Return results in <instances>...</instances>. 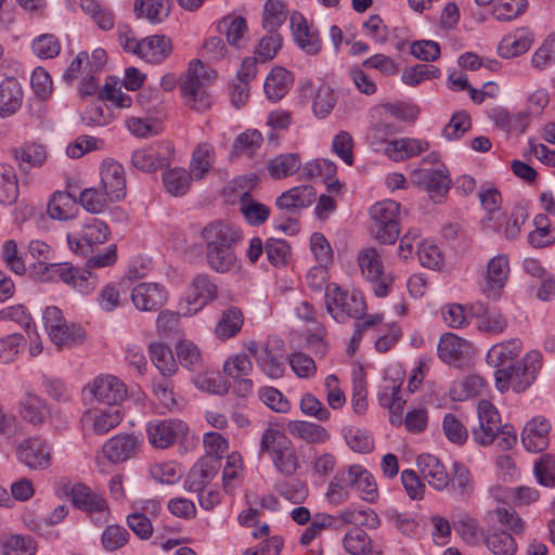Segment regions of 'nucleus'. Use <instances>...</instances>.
<instances>
[{"mask_svg": "<svg viewBox=\"0 0 555 555\" xmlns=\"http://www.w3.org/2000/svg\"><path fill=\"white\" fill-rule=\"evenodd\" d=\"M23 90L13 77H8L0 83V117L14 115L22 106Z\"/></svg>", "mask_w": 555, "mask_h": 555, "instance_id": "nucleus-30", "label": "nucleus"}, {"mask_svg": "<svg viewBox=\"0 0 555 555\" xmlns=\"http://www.w3.org/2000/svg\"><path fill=\"white\" fill-rule=\"evenodd\" d=\"M85 398L116 408L127 397L126 385L113 375H100L83 387Z\"/></svg>", "mask_w": 555, "mask_h": 555, "instance_id": "nucleus-9", "label": "nucleus"}, {"mask_svg": "<svg viewBox=\"0 0 555 555\" xmlns=\"http://www.w3.org/2000/svg\"><path fill=\"white\" fill-rule=\"evenodd\" d=\"M522 344L518 338L493 345L486 357L488 365L501 370L515 363V359L520 353Z\"/></svg>", "mask_w": 555, "mask_h": 555, "instance_id": "nucleus-27", "label": "nucleus"}, {"mask_svg": "<svg viewBox=\"0 0 555 555\" xmlns=\"http://www.w3.org/2000/svg\"><path fill=\"white\" fill-rule=\"evenodd\" d=\"M202 237L206 247H236L242 240V232L228 221L214 220L202 230Z\"/></svg>", "mask_w": 555, "mask_h": 555, "instance_id": "nucleus-15", "label": "nucleus"}, {"mask_svg": "<svg viewBox=\"0 0 555 555\" xmlns=\"http://www.w3.org/2000/svg\"><path fill=\"white\" fill-rule=\"evenodd\" d=\"M171 51L170 38L165 36H150L141 40L139 57L151 63L165 60Z\"/></svg>", "mask_w": 555, "mask_h": 555, "instance_id": "nucleus-35", "label": "nucleus"}, {"mask_svg": "<svg viewBox=\"0 0 555 555\" xmlns=\"http://www.w3.org/2000/svg\"><path fill=\"white\" fill-rule=\"evenodd\" d=\"M370 545L371 540L362 529L352 528L345 534L344 547L351 555L365 554Z\"/></svg>", "mask_w": 555, "mask_h": 555, "instance_id": "nucleus-62", "label": "nucleus"}, {"mask_svg": "<svg viewBox=\"0 0 555 555\" xmlns=\"http://www.w3.org/2000/svg\"><path fill=\"white\" fill-rule=\"evenodd\" d=\"M526 218L527 215L521 209L513 211L511 216L501 212L489 216L485 220V227L494 232H502L507 240H513L519 234L520 225L525 222Z\"/></svg>", "mask_w": 555, "mask_h": 555, "instance_id": "nucleus-28", "label": "nucleus"}, {"mask_svg": "<svg viewBox=\"0 0 555 555\" xmlns=\"http://www.w3.org/2000/svg\"><path fill=\"white\" fill-rule=\"evenodd\" d=\"M108 201L105 192L95 188L85 189L79 195L80 205L91 214H101L104 211Z\"/></svg>", "mask_w": 555, "mask_h": 555, "instance_id": "nucleus-60", "label": "nucleus"}, {"mask_svg": "<svg viewBox=\"0 0 555 555\" xmlns=\"http://www.w3.org/2000/svg\"><path fill=\"white\" fill-rule=\"evenodd\" d=\"M217 29L225 35L229 44L240 48L247 33V24L240 15H228L218 23Z\"/></svg>", "mask_w": 555, "mask_h": 555, "instance_id": "nucleus-46", "label": "nucleus"}, {"mask_svg": "<svg viewBox=\"0 0 555 555\" xmlns=\"http://www.w3.org/2000/svg\"><path fill=\"white\" fill-rule=\"evenodd\" d=\"M411 179L414 184L423 186L435 202H441L450 189V178L444 168L415 169Z\"/></svg>", "mask_w": 555, "mask_h": 555, "instance_id": "nucleus-14", "label": "nucleus"}, {"mask_svg": "<svg viewBox=\"0 0 555 555\" xmlns=\"http://www.w3.org/2000/svg\"><path fill=\"white\" fill-rule=\"evenodd\" d=\"M336 94L334 90L325 83H322L314 93L312 109L319 118L326 117L336 104Z\"/></svg>", "mask_w": 555, "mask_h": 555, "instance_id": "nucleus-56", "label": "nucleus"}, {"mask_svg": "<svg viewBox=\"0 0 555 555\" xmlns=\"http://www.w3.org/2000/svg\"><path fill=\"white\" fill-rule=\"evenodd\" d=\"M257 365L264 375L272 379L281 378L284 375L283 354L272 350L270 347L266 350Z\"/></svg>", "mask_w": 555, "mask_h": 555, "instance_id": "nucleus-57", "label": "nucleus"}, {"mask_svg": "<svg viewBox=\"0 0 555 555\" xmlns=\"http://www.w3.org/2000/svg\"><path fill=\"white\" fill-rule=\"evenodd\" d=\"M372 236L383 244H393L399 235L400 204L386 199L375 203L370 209Z\"/></svg>", "mask_w": 555, "mask_h": 555, "instance_id": "nucleus-5", "label": "nucleus"}, {"mask_svg": "<svg viewBox=\"0 0 555 555\" xmlns=\"http://www.w3.org/2000/svg\"><path fill=\"white\" fill-rule=\"evenodd\" d=\"M271 460L276 470L287 477L295 475L299 468V460L292 441L279 450H273Z\"/></svg>", "mask_w": 555, "mask_h": 555, "instance_id": "nucleus-45", "label": "nucleus"}, {"mask_svg": "<svg viewBox=\"0 0 555 555\" xmlns=\"http://www.w3.org/2000/svg\"><path fill=\"white\" fill-rule=\"evenodd\" d=\"M133 305L142 311H152L160 308L167 300V293L157 283H140L131 293Z\"/></svg>", "mask_w": 555, "mask_h": 555, "instance_id": "nucleus-19", "label": "nucleus"}, {"mask_svg": "<svg viewBox=\"0 0 555 555\" xmlns=\"http://www.w3.org/2000/svg\"><path fill=\"white\" fill-rule=\"evenodd\" d=\"M262 134L256 129H248L245 132L240 133L233 143L232 155H247L253 156L255 152L262 144Z\"/></svg>", "mask_w": 555, "mask_h": 555, "instance_id": "nucleus-53", "label": "nucleus"}, {"mask_svg": "<svg viewBox=\"0 0 555 555\" xmlns=\"http://www.w3.org/2000/svg\"><path fill=\"white\" fill-rule=\"evenodd\" d=\"M170 8L169 0H134L133 12L137 18H146L156 24L169 15Z\"/></svg>", "mask_w": 555, "mask_h": 555, "instance_id": "nucleus-36", "label": "nucleus"}, {"mask_svg": "<svg viewBox=\"0 0 555 555\" xmlns=\"http://www.w3.org/2000/svg\"><path fill=\"white\" fill-rule=\"evenodd\" d=\"M532 42L533 33L527 27H521L500 41L498 52L504 59L515 57L527 52Z\"/></svg>", "mask_w": 555, "mask_h": 555, "instance_id": "nucleus-25", "label": "nucleus"}, {"mask_svg": "<svg viewBox=\"0 0 555 555\" xmlns=\"http://www.w3.org/2000/svg\"><path fill=\"white\" fill-rule=\"evenodd\" d=\"M13 157L23 172H29L33 168H39L47 159L46 147L38 143H26L12 150Z\"/></svg>", "mask_w": 555, "mask_h": 555, "instance_id": "nucleus-32", "label": "nucleus"}, {"mask_svg": "<svg viewBox=\"0 0 555 555\" xmlns=\"http://www.w3.org/2000/svg\"><path fill=\"white\" fill-rule=\"evenodd\" d=\"M240 211L253 225L262 224L270 215L269 207L256 202L248 192H243L240 196Z\"/></svg>", "mask_w": 555, "mask_h": 555, "instance_id": "nucleus-48", "label": "nucleus"}, {"mask_svg": "<svg viewBox=\"0 0 555 555\" xmlns=\"http://www.w3.org/2000/svg\"><path fill=\"white\" fill-rule=\"evenodd\" d=\"M18 180L12 165L0 164V203L12 205L18 198Z\"/></svg>", "mask_w": 555, "mask_h": 555, "instance_id": "nucleus-42", "label": "nucleus"}, {"mask_svg": "<svg viewBox=\"0 0 555 555\" xmlns=\"http://www.w3.org/2000/svg\"><path fill=\"white\" fill-rule=\"evenodd\" d=\"M176 360L186 371L199 373L203 369V359L197 346L188 339H180L176 344Z\"/></svg>", "mask_w": 555, "mask_h": 555, "instance_id": "nucleus-39", "label": "nucleus"}, {"mask_svg": "<svg viewBox=\"0 0 555 555\" xmlns=\"http://www.w3.org/2000/svg\"><path fill=\"white\" fill-rule=\"evenodd\" d=\"M478 418V427H475L472 434L479 446H489L496 439L502 450H508L516 443L514 427L508 424L502 425L500 413L490 401L479 402Z\"/></svg>", "mask_w": 555, "mask_h": 555, "instance_id": "nucleus-1", "label": "nucleus"}, {"mask_svg": "<svg viewBox=\"0 0 555 555\" xmlns=\"http://www.w3.org/2000/svg\"><path fill=\"white\" fill-rule=\"evenodd\" d=\"M301 167V159L297 153L280 154L268 164V171L274 179H283L296 173Z\"/></svg>", "mask_w": 555, "mask_h": 555, "instance_id": "nucleus-44", "label": "nucleus"}, {"mask_svg": "<svg viewBox=\"0 0 555 555\" xmlns=\"http://www.w3.org/2000/svg\"><path fill=\"white\" fill-rule=\"evenodd\" d=\"M26 343L22 334H9L0 338V363L8 364L13 362L20 348Z\"/></svg>", "mask_w": 555, "mask_h": 555, "instance_id": "nucleus-63", "label": "nucleus"}, {"mask_svg": "<svg viewBox=\"0 0 555 555\" xmlns=\"http://www.w3.org/2000/svg\"><path fill=\"white\" fill-rule=\"evenodd\" d=\"M534 475L540 485L553 487L555 485V459L550 454L542 455L534 463Z\"/></svg>", "mask_w": 555, "mask_h": 555, "instance_id": "nucleus-64", "label": "nucleus"}, {"mask_svg": "<svg viewBox=\"0 0 555 555\" xmlns=\"http://www.w3.org/2000/svg\"><path fill=\"white\" fill-rule=\"evenodd\" d=\"M242 324V311L236 307H230L223 311L217 324L216 334L221 338H230L241 331Z\"/></svg>", "mask_w": 555, "mask_h": 555, "instance_id": "nucleus-52", "label": "nucleus"}, {"mask_svg": "<svg viewBox=\"0 0 555 555\" xmlns=\"http://www.w3.org/2000/svg\"><path fill=\"white\" fill-rule=\"evenodd\" d=\"M36 541L29 535L14 534L3 543L4 555H35Z\"/></svg>", "mask_w": 555, "mask_h": 555, "instance_id": "nucleus-58", "label": "nucleus"}, {"mask_svg": "<svg viewBox=\"0 0 555 555\" xmlns=\"http://www.w3.org/2000/svg\"><path fill=\"white\" fill-rule=\"evenodd\" d=\"M485 542L494 555H514L517 551L514 538L504 530H493L486 537Z\"/></svg>", "mask_w": 555, "mask_h": 555, "instance_id": "nucleus-51", "label": "nucleus"}, {"mask_svg": "<svg viewBox=\"0 0 555 555\" xmlns=\"http://www.w3.org/2000/svg\"><path fill=\"white\" fill-rule=\"evenodd\" d=\"M217 286L206 275L193 279L188 294L179 302L176 314L189 317L198 312L208 302L217 297Z\"/></svg>", "mask_w": 555, "mask_h": 555, "instance_id": "nucleus-10", "label": "nucleus"}, {"mask_svg": "<svg viewBox=\"0 0 555 555\" xmlns=\"http://www.w3.org/2000/svg\"><path fill=\"white\" fill-rule=\"evenodd\" d=\"M287 430L308 443H322L330 438L327 430L323 426L306 421L289 422Z\"/></svg>", "mask_w": 555, "mask_h": 555, "instance_id": "nucleus-43", "label": "nucleus"}, {"mask_svg": "<svg viewBox=\"0 0 555 555\" xmlns=\"http://www.w3.org/2000/svg\"><path fill=\"white\" fill-rule=\"evenodd\" d=\"M172 152L173 150L169 143L165 149L159 147L156 152L150 149H138L131 154V164L143 172L164 169L162 173L163 185L169 194H173V171L170 169Z\"/></svg>", "mask_w": 555, "mask_h": 555, "instance_id": "nucleus-7", "label": "nucleus"}, {"mask_svg": "<svg viewBox=\"0 0 555 555\" xmlns=\"http://www.w3.org/2000/svg\"><path fill=\"white\" fill-rule=\"evenodd\" d=\"M221 467L215 457L203 456L190 469L184 486L191 491H203Z\"/></svg>", "mask_w": 555, "mask_h": 555, "instance_id": "nucleus-18", "label": "nucleus"}, {"mask_svg": "<svg viewBox=\"0 0 555 555\" xmlns=\"http://www.w3.org/2000/svg\"><path fill=\"white\" fill-rule=\"evenodd\" d=\"M400 131L399 127L386 115L380 113L378 121L373 124L367 131L366 138L372 145L386 142L387 138Z\"/></svg>", "mask_w": 555, "mask_h": 555, "instance_id": "nucleus-59", "label": "nucleus"}, {"mask_svg": "<svg viewBox=\"0 0 555 555\" xmlns=\"http://www.w3.org/2000/svg\"><path fill=\"white\" fill-rule=\"evenodd\" d=\"M509 264L507 256L498 255L490 259L487 270V288L485 292L488 297L498 298V291L501 289L508 278Z\"/></svg>", "mask_w": 555, "mask_h": 555, "instance_id": "nucleus-31", "label": "nucleus"}, {"mask_svg": "<svg viewBox=\"0 0 555 555\" xmlns=\"http://www.w3.org/2000/svg\"><path fill=\"white\" fill-rule=\"evenodd\" d=\"M472 313L478 319V330L491 335L502 334L508 325L507 319L500 311L480 302L472 306Z\"/></svg>", "mask_w": 555, "mask_h": 555, "instance_id": "nucleus-29", "label": "nucleus"}, {"mask_svg": "<svg viewBox=\"0 0 555 555\" xmlns=\"http://www.w3.org/2000/svg\"><path fill=\"white\" fill-rule=\"evenodd\" d=\"M151 360L164 377L173 373V353L171 349L162 343L150 345Z\"/></svg>", "mask_w": 555, "mask_h": 555, "instance_id": "nucleus-55", "label": "nucleus"}, {"mask_svg": "<svg viewBox=\"0 0 555 555\" xmlns=\"http://www.w3.org/2000/svg\"><path fill=\"white\" fill-rule=\"evenodd\" d=\"M287 17L286 5L281 0H267L263 7L262 26L268 33L278 31Z\"/></svg>", "mask_w": 555, "mask_h": 555, "instance_id": "nucleus-50", "label": "nucleus"}, {"mask_svg": "<svg viewBox=\"0 0 555 555\" xmlns=\"http://www.w3.org/2000/svg\"><path fill=\"white\" fill-rule=\"evenodd\" d=\"M101 185L109 202H118L126 196V177L121 164L106 159L101 165Z\"/></svg>", "mask_w": 555, "mask_h": 555, "instance_id": "nucleus-16", "label": "nucleus"}, {"mask_svg": "<svg viewBox=\"0 0 555 555\" xmlns=\"http://www.w3.org/2000/svg\"><path fill=\"white\" fill-rule=\"evenodd\" d=\"M109 235L107 224L99 219L92 218L88 220L79 234V237L68 235L67 242L72 250L77 254L88 255L104 244Z\"/></svg>", "mask_w": 555, "mask_h": 555, "instance_id": "nucleus-12", "label": "nucleus"}, {"mask_svg": "<svg viewBox=\"0 0 555 555\" xmlns=\"http://www.w3.org/2000/svg\"><path fill=\"white\" fill-rule=\"evenodd\" d=\"M31 274L41 282H63L72 285L81 294H87L94 288V280L90 281L91 273L74 268L67 262H41L33 263Z\"/></svg>", "mask_w": 555, "mask_h": 555, "instance_id": "nucleus-4", "label": "nucleus"}, {"mask_svg": "<svg viewBox=\"0 0 555 555\" xmlns=\"http://www.w3.org/2000/svg\"><path fill=\"white\" fill-rule=\"evenodd\" d=\"M17 459L31 469H47L51 465V448L40 437L27 438L17 447Z\"/></svg>", "mask_w": 555, "mask_h": 555, "instance_id": "nucleus-13", "label": "nucleus"}, {"mask_svg": "<svg viewBox=\"0 0 555 555\" xmlns=\"http://www.w3.org/2000/svg\"><path fill=\"white\" fill-rule=\"evenodd\" d=\"M89 418L93 420L92 428L98 435H104L111 429L115 428L122 420L121 412L118 408H109L104 411L94 412L93 415L89 414Z\"/></svg>", "mask_w": 555, "mask_h": 555, "instance_id": "nucleus-54", "label": "nucleus"}, {"mask_svg": "<svg viewBox=\"0 0 555 555\" xmlns=\"http://www.w3.org/2000/svg\"><path fill=\"white\" fill-rule=\"evenodd\" d=\"M317 197L312 185H298L283 192L275 201L281 210L295 211L309 207Z\"/></svg>", "mask_w": 555, "mask_h": 555, "instance_id": "nucleus-24", "label": "nucleus"}, {"mask_svg": "<svg viewBox=\"0 0 555 555\" xmlns=\"http://www.w3.org/2000/svg\"><path fill=\"white\" fill-rule=\"evenodd\" d=\"M64 493L70 496L72 503L86 512L95 525L108 521L109 509L106 500L91 488L82 483H67L64 486Z\"/></svg>", "mask_w": 555, "mask_h": 555, "instance_id": "nucleus-8", "label": "nucleus"}, {"mask_svg": "<svg viewBox=\"0 0 555 555\" xmlns=\"http://www.w3.org/2000/svg\"><path fill=\"white\" fill-rule=\"evenodd\" d=\"M416 464L420 474L427 480L429 486L439 491L449 486L451 479L444 465L438 457L431 454H421L417 457Z\"/></svg>", "mask_w": 555, "mask_h": 555, "instance_id": "nucleus-21", "label": "nucleus"}, {"mask_svg": "<svg viewBox=\"0 0 555 555\" xmlns=\"http://www.w3.org/2000/svg\"><path fill=\"white\" fill-rule=\"evenodd\" d=\"M59 328L54 334H49L50 340L59 348H73L86 339L85 330L79 324L65 320Z\"/></svg>", "mask_w": 555, "mask_h": 555, "instance_id": "nucleus-40", "label": "nucleus"}, {"mask_svg": "<svg viewBox=\"0 0 555 555\" xmlns=\"http://www.w3.org/2000/svg\"><path fill=\"white\" fill-rule=\"evenodd\" d=\"M428 149L429 144L427 141L413 138H400L387 142L384 153L389 159L401 162L417 156Z\"/></svg>", "mask_w": 555, "mask_h": 555, "instance_id": "nucleus-26", "label": "nucleus"}, {"mask_svg": "<svg viewBox=\"0 0 555 555\" xmlns=\"http://www.w3.org/2000/svg\"><path fill=\"white\" fill-rule=\"evenodd\" d=\"M208 266L218 273H227L233 270L237 263L235 247H206Z\"/></svg>", "mask_w": 555, "mask_h": 555, "instance_id": "nucleus-41", "label": "nucleus"}, {"mask_svg": "<svg viewBox=\"0 0 555 555\" xmlns=\"http://www.w3.org/2000/svg\"><path fill=\"white\" fill-rule=\"evenodd\" d=\"M357 465L349 466L346 470H339L331 480L326 495L332 500L337 498L343 501L348 496V489L353 488L357 476Z\"/></svg>", "mask_w": 555, "mask_h": 555, "instance_id": "nucleus-49", "label": "nucleus"}, {"mask_svg": "<svg viewBox=\"0 0 555 555\" xmlns=\"http://www.w3.org/2000/svg\"><path fill=\"white\" fill-rule=\"evenodd\" d=\"M358 263L362 274L373 283L374 294L378 297L387 296L393 278L390 274H384L378 251L373 247L362 249L358 255Z\"/></svg>", "mask_w": 555, "mask_h": 555, "instance_id": "nucleus-11", "label": "nucleus"}, {"mask_svg": "<svg viewBox=\"0 0 555 555\" xmlns=\"http://www.w3.org/2000/svg\"><path fill=\"white\" fill-rule=\"evenodd\" d=\"M77 198L68 192L57 191L48 204V214L56 220H68L77 212Z\"/></svg>", "mask_w": 555, "mask_h": 555, "instance_id": "nucleus-38", "label": "nucleus"}, {"mask_svg": "<svg viewBox=\"0 0 555 555\" xmlns=\"http://www.w3.org/2000/svg\"><path fill=\"white\" fill-rule=\"evenodd\" d=\"M20 416L31 425H41L50 416V406L40 396L26 391L18 402Z\"/></svg>", "mask_w": 555, "mask_h": 555, "instance_id": "nucleus-23", "label": "nucleus"}, {"mask_svg": "<svg viewBox=\"0 0 555 555\" xmlns=\"http://www.w3.org/2000/svg\"><path fill=\"white\" fill-rule=\"evenodd\" d=\"M146 436L149 443L154 449H168L173 444V421L153 420L146 425Z\"/></svg>", "mask_w": 555, "mask_h": 555, "instance_id": "nucleus-34", "label": "nucleus"}, {"mask_svg": "<svg viewBox=\"0 0 555 555\" xmlns=\"http://www.w3.org/2000/svg\"><path fill=\"white\" fill-rule=\"evenodd\" d=\"M280 49L281 37L276 31H272L261 38L254 53L260 63H266L274 59Z\"/></svg>", "mask_w": 555, "mask_h": 555, "instance_id": "nucleus-61", "label": "nucleus"}, {"mask_svg": "<svg viewBox=\"0 0 555 555\" xmlns=\"http://www.w3.org/2000/svg\"><path fill=\"white\" fill-rule=\"evenodd\" d=\"M292 85V74L283 67L276 66L267 76L263 87L268 99L278 102L285 96Z\"/></svg>", "mask_w": 555, "mask_h": 555, "instance_id": "nucleus-33", "label": "nucleus"}, {"mask_svg": "<svg viewBox=\"0 0 555 555\" xmlns=\"http://www.w3.org/2000/svg\"><path fill=\"white\" fill-rule=\"evenodd\" d=\"M216 78V72L207 68L201 60H192L181 80L180 92L185 106L203 113L212 105V98L206 86Z\"/></svg>", "mask_w": 555, "mask_h": 555, "instance_id": "nucleus-2", "label": "nucleus"}, {"mask_svg": "<svg viewBox=\"0 0 555 555\" xmlns=\"http://www.w3.org/2000/svg\"><path fill=\"white\" fill-rule=\"evenodd\" d=\"M143 444V439L133 434L116 435L103 446V453L111 463H122L134 457Z\"/></svg>", "mask_w": 555, "mask_h": 555, "instance_id": "nucleus-17", "label": "nucleus"}, {"mask_svg": "<svg viewBox=\"0 0 555 555\" xmlns=\"http://www.w3.org/2000/svg\"><path fill=\"white\" fill-rule=\"evenodd\" d=\"M291 25L295 42L308 54L314 55L321 51L322 44L317 30L311 29L305 17L294 12L291 15Z\"/></svg>", "mask_w": 555, "mask_h": 555, "instance_id": "nucleus-22", "label": "nucleus"}, {"mask_svg": "<svg viewBox=\"0 0 555 555\" xmlns=\"http://www.w3.org/2000/svg\"><path fill=\"white\" fill-rule=\"evenodd\" d=\"M551 425L544 417L538 416L530 420L521 433L524 447L531 452H541L548 446V433Z\"/></svg>", "mask_w": 555, "mask_h": 555, "instance_id": "nucleus-20", "label": "nucleus"}, {"mask_svg": "<svg viewBox=\"0 0 555 555\" xmlns=\"http://www.w3.org/2000/svg\"><path fill=\"white\" fill-rule=\"evenodd\" d=\"M325 307L332 318L339 323H344L348 318L359 320L366 311L365 301L360 294L347 293L336 284L326 288Z\"/></svg>", "mask_w": 555, "mask_h": 555, "instance_id": "nucleus-6", "label": "nucleus"}, {"mask_svg": "<svg viewBox=\"0 0 555 555\" xmlns=\"http://www.w3.org/2000/svg\"><path fill=\"white\" fill-rule=\"evenodd\" d=\"M215 158L214 147L209 143L198 144L192 154L191 172L195 180L203 179L211 169Z\"/></svg>", "mask_w": 555, "mask_h": 555, "instance_id": "nucleus-47", "label": "nucleus"}, {"mask_svg": "<svg viewBox=\"0 0 555 555\" xmlns=\"http://www.w3.org/2000/svg\"><path fill=\"white\" fill-rule=\"evenodd\" d=\"M542 367V354L537 350L529 351L519 362L506 369L495 370V388L504 393L509 388L515 392H524L537 378Z\"/></svg>", "mask_w": 555, "mask_h": 555, "instance_id": "nucleus-3", "label": "nucleus"}, {"mask_svg": "<svg viewBox=\"0 0 555 555\" xmlns=\"http://www.w3.org/2000/svg\"><path fill=\"white\" fill-rule=\"evenodd\" d=\"M468 349V341L453 333L443 334L438 343V356L447 363L460 360Z\"/></svg>", "mask_w": 555, "mask_h": 555, "instance_id": "nucleus-37", "label": "nucleus"}]
</instances>
